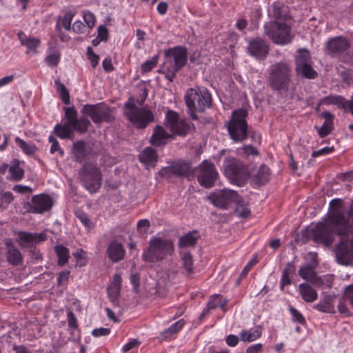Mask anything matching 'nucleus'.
<instances>
[{"label": "nucleus", "mask_w": 353, "mask_h": 353, "mask_svg": "<svg viewBox=\"0 0 353 353\" xmlns=\"http://www.w3.org/2000/svg\"><path fill=\"white\" fill-rule=\"evenodd\" d=\"M338 235L341 241L335 250L336 261L341 265L353 262V200L348 212L345 211L341 199L330 202V210L324 222L319 223L313 229V239L316 242L328 246Z\"/></svg>", "instance_id": "obj_1"}, {"label": "nucleus", "mask_w": 353, "mask_h": 353, "mask_svg": "<svg viewBox=\"0 0 353 353\" xmlns=\"http://www.w3.org/2000/svg\"><path fill=\"white\" fill-rule=\"evenodd\" d=\"M165 59L158 72L165 74V78L172 82L176 73L186 63L188 53L185 48L176 46L165 52Z\"/></svg>", "instance_id": "obj_2"}, {"label": "nucleus", "mask_w": 353, "mask_h": 353, "mask_svg": "<svg viewBox=\"0 0 353 353\" xmlns=\"http://www.w3.org/2000/svg\"><path fill=\"white\" fill-rule=\"evenodd\" d=\"M185 100L193 119H196L195 111L203 112L205 108H210L212 103L211 95L203 87L188 89Z\"/></svg>", "instance_id": "obj_3"}, {"label": "nucleus", "mask_w": 353, "mask_h": 353, "mask_svg": "<svg viewBox=\"0 0 353 353\" xmlns=\"http://www.w3.org/2000/svg\"><path fill=\"white\" fill-rule=\"evenodd\" d=\"M174 251L171 241L157 237H152L149 241L148 249L143 253L144 261L154 263L164 259Z\"/></svg>", "instance_id": "obj_4"}, {"label": "nucleus", "mask_w": 353, "mask_h": 353, "mask_svg": "<svg viewBox=\"0 0 353 353\" xmlns=\"http://www.w3.org/2000/svg\"><path fill=\"white\" fill-rule=\"evenodd\" d=\"M248 112L242 108L232 112L231 119L228 123V131L230 138L234 142H243L248 138Z\"/></svg>", "instance_id": "obj_5"}, {"label": "nucleus", "mask_w": 353, "mask_h": 353, "mask_svg": "<svg viewBox=\"0 0 353 353\" xmlns=\"http://www.w3.org/2000/svg\"><path fill=\"white\" fill-rule=\"evenodd\" d=\"M264 33L274 43L286 45L291 42L292 35L290 28L285 23L270 21L264 26Z\"/></svg>", "instance_id": "obj_6"}, {"label": "nucleus", "mask_w": 353, "mask_h": 353, "mask_svg": "<svg viewBox=\"0 0 353 353\" xmlns=\"http://www.w3.org/2000/svg\"><path fill=\"white\" fill-rule=\"evenodd\" d=\"M225 176L230 181L239 186L243 185L248 178V170L246 166L236 159H226L223 163Z\"/></svg>", "instance_id": "obj_7"}, {"label": "nucleus", "mask_w": 353, "mask_h": 353, "mask_svg": "<svg viewBox=\"0 0 353 353\" xmlns=\"http://www.w3.org/2000/svg\"><path fill=\"white\" fill-rule=\"evenodd\" d=\"M291 74V66L288 63L281 61L275 63L270 73L271 87L277 90L285 89L290 81Z\"/></svg>", "instance_id": "obj_8"}, {"label": "nucleus", "mask_w": 353, "mask_h": 353, "mask_svg": "<svg viewBox=\"0 0 353 353\" xmlns=\"http://www.w3.org/2000/svg\"><path fill=\"white\" fill-rule=\"evenodd\" d=\"M125 115L137 128H145L154 119L152 112L146 108H139L131 101L125 104Z\"/></svg>", "instance_id": "obj_9"}, {"label": "nucleus", "mask_w": 353, "mask_h": 353, "mask_svg": "<svg viewBox=\"0 0 353 353\" xmlns=\"http://www.w3.org/2000/svg\"><path fill=\"white\" fill-rule=\"evenodd\" d=\"M83 185L90 192H96L101 187V176L99 169L92 163H86L79 171Z\"/></svg>", "instance_id": "obj_10"}, {"label": "nucleus", "mask_w": 353, "mask_h": 353, "mask_svg": "<svg viewBox=\"0 0 353 353\" xmlns=\"http://www.w3.org/2000/svg\"><path fill=\"white\" fill-rule=\"evenodd\" d=\"M296 72L297 74L313 79L317 76V72L312 66L310 52L307 50H299L296 57Z\"/></svg>", "instance_id": "obj_11"}, {"label": "nucleus", "mask_w": 353, "mask_h": 353, "mask_svg": "<svg viewBox=\"0 0 353 353\" xmlns=\"http://www.w3.org/2000/svg\"><path fill=\"white\" fill-rule=\"evenodd\" d=\"M81 112L85 117H89L96 123L109 122L114 119L111 110L108 106L101 104L85 105Z\"/></svg>", "instance_id": "obj_12"}, {"label": "nucleus", "mask_w": 353, "mask_h": 353, "mask_svg": "<svg viewBox=\"0 0 353 353\" xmlns=\"http://www.w3.org/2000/svg\"><path fill=\"white\" fill-rule=\"evenodd\" d=\"M197 179L201 185L211 188L214 185L218 176L214 165L207 161H203L198 168Z\"/></svg>", "instance_id": "obj_13"}, {"label": "nucleus", "mask_w": 353, "mask_h": 353, "mask_svg": "<svg viewBox=\"0 0 353 353\" xmlns=\"http://www.w3.org/2000/svg\"><path fill=\"white\" fill-rule=\"evenodd\" d=\"M165 125L174 134L179 136L185 135L191 128L185 120L172 110H168L166 113Z\"/></svg>", "instance_id": "obj_14"}, {"label": "nucleus", "mask_w": 353, "mask_h": 353, "mask_svg": "<svg viewBox=\"0 0 353 353\" xmlns=\"http://www.w3.org/2000/svg\"><path fill=\"white\" fill-rule=\"evenodd\" d=\"M65 123L71 125L73 130L80 133L87 131L90 125V121L85 117L77 118V111L73 107L64 108Z\"/></svg>", "instance_id": "obj_15"}, {"label": "nucleus", "mask_w": 353, "mask_h": 353, "mask_svg": "<svg viewBox=\"0 0 353 353\" xmlns=\"http://www.w3.org/2000/svg\"><path fill=\"white\" fill-rule=\"evenodd\" d=\"M238 196L235 191L224 189L211 194L209 199L214 205L220 208H227L228 205L237 201Z\"/></svg>", "instance_id": "obj_16"}, {"label": "nucleus", "mask_w": 353, "mask_h": 353, "mask_svg": "<svg viewBox=\"0 0 353 353\" xmlns=\"http://www.w3.org/2000/svg\"><path fill=\"white\" fill-rule=\"evenodd\" d=\"M29 205L30 212L43 214L51 209L53 201L49 195L41 194L33 196Z\"/></svg>", "instance_id": "obj_17"}, {"label": "nucleus", "mask_w": 353, "mask_h": 353, "mask_svg": "<svg viewBox=\"0 0 353 353\" xmlns=\"http://www.w3.org/2000/svg\"><path fill=\"white\" fill-rule=\"evenodd\" d=\"M349 47V41L343 37H333L329 39L326 43V49L327 52L332 55L340 57L341 59L343 57Z\"/></svg>", "instance_id": "obj_18"}, {"label": "nucleus", "mask_w": 353, "mask_h": 353, "mask_svg": "<svg viewBox=\"0 0 353 353\" xmlns=\"http://www.w3.org/2000/svg\"><path fill=\"white\" fill-rule=\"evenodd\" d=\"M248 50L252 56L258 59H264L269 52L267 43L264 40L259 38L250 41Z\"/></svg>", "instance_id": "obj_19"}, {"label": "nucleus", "mask_w": 353, "mask_h": 353, "mask_svg": "<svg viewBox=\"0 0 353 353\" xmlns=\"http://www.w3.org/2000/svg\"><path fill=\"white\" fill-rule=\"evenodd\" d=\"M125 253L123 245L117 241H112L108 245L106 254L108 259L113 263L123 260Z\"/></svg>", "instance_id": "obj_20"}, {"label": "nucleus", "mask_w": 353, "mask_h": 353, "mask_svg": "<svg viewBox=\"0 0 353 353\" xmlns=\"http://www.w3.org/2000/svg\"><path fill=\"white\" fill-rule=\"evenodd\" d=\"M19 243L22 247H31L36 243L43 241L46 239V234L43 232L30 233L20 232L19 233Z\"/></svg>", "instance_id": "obj_21"}, {"label": "nucleus", "mask_w": 353, "mask_h": 353, "mask_svg": "<svg viewBox=\"0 0 353 353\" xmlns=\"http://www.w3.org/2000/svg\"><path fill=\"white\" fill-rule=\"evenodd\" d=\"M6 246L7 248V260L8 263L13 265L21 264L23 261V257L20 251L10 241L6 242Z\"/></svg>", "instance_id": "obj_22"}, {"label": "nucleus", "mask_w": 353, "mask_h": 353, "mask_svg": "<svg viewBox=\"0 0 353 353\" xmlns=\"http://www.w3.org/2000/svg\"><path fill=\"white\" fill-rule=\"evenodd\" d=\"M269 14L276 19L275 21L286 20L288 18V7L280 2L274 3L269 10Z\"/></svg>", "instance_id": "obj_23"}, {"label": "nucleus", "mask_w": 353, "mask_h": 353, "mask_svg": "<svg viewBox=\"0 0 353 353\" xmlns=\"http://www.w3.org/2000/svg\"><path fill=\"white\" fill-rule=\"evenodd\" d=\"M171 137L172 135L167 132L163 127L157 126L154 130L153 134L151 137V142L152 145L161 146L165 145L168 139Z\"/></svg>", "instance_id": "obj_24"}, {"label": "nucleus", "mask_w": 353, "mask_h": 353, "mask_svg": "<svg viewBox=\"0 0 353 353\" xmlns=\"http://www.w3.org/2000/svg\"><path fill=\"white\" fill-rule=\"evenodd\" d=\"M299 291L303 299L307 303H313L318 298L317 292L307 283L299 284Z\"/></svg>", "instance_id": "obj_25"}, {"label": "nucleus", "mask_w": 353, "mask_h": 353, "mask_svg": "<svg viewBox=\"0 0 353 353\" xmlns=\"http://www.w3.org/2000/svg\"><path fill=\"white\" fill-rule=\"evenodd\" d=\"M334 296L331 295H325L322 299L316 303L314 308L319 312L324 313L332 314L335 312L334 306Z\"/></svg>", "instance_id": "obj_26"}, {"label": "nucleus", "mask_w": 353, "mask_h": 353, "mask_svg": "<svg viewBox=\"0 0 353 353\" xmlns=\"http://www.w3.org/2000/svg\"><path fill=\"white\" fill-rule=\"evenodd\" d=\"M269 168L265 165H261L256 174L254 175L253 180L256 185H261L269 180Z\"/></svg>", "instance_id": "obj_27"}, {"label": "nucleus", "mask_w": 353, "mask_h": 353, "mask_svg": "<svg viewBox=\"0 0 353 353\" xmlns=\"http://www.w3.org/2000/svg\"><path fill=\"white\" fill-rule=\"evenodd\" d=\"M299 274L302 279L311 282L314 285H315L319 277L311 265L301 268L299 271Z\"/></svg>", "instance_id": "obj_28"}, {"label": "nucleus", "mask_w": 353, "mask_h": 353, "mask_svg": "<svg viewBox=\"0 0 353 353\" xmlns=\"http://www.w3.org/2000/svg\"><path fill=\"white\" fill-rule=\"evenodd\" d=\"M18 38L21 43L27 47L30 50H35L40 44V41L38 39L28 37L22 32L18 33Z\"/></svg>", "instance_id": "obj_29"}, {"label": "nucleus", "mask_w": 353, "mask_h": 353, "mask_svg": "<svg viewBox=\"0 0 353 353\" xmlns=\"http://www.w3.org/2000/svg\"><path fill=\"white\" fill-rule=\"evenodd\" d=\"M261 330L260 328L250 329L249 330H242L240 333L241 340L243 342H252L260 338Z\"/></svg>", "instance_id": "obj_30"}, {"label": "nucleus", "mask_w": 353, "mask_h": 353, "mask_svg": "<svg viewBox=\"0 0 353 353\" xmlns=\"http://www.w3.org/2000/svg\"><path fill=\"white\" fill-rule=\"evenodd\" d=\"M73 128L67 123L57 124L54 128L55 134L61 139H72Z\"/></svg>", "instance_id": "obj_31"}, {"label": "nucleus", "mask_w": 353, "mask_h": 353, "mask_svg": "<svg viewBox=\"0 0 353 353\" xmlns=\"http://www.w3.org/2000/svg\"><path fill=\"white\" fill-rule=\"evenodd\" d=\"M139 159L142 163L150 165L157 161V154L154 149L147 148L140 154Z\"/></svg>", "instance_id": "obj_32"}, {"label": "nucleus", "mask_w": 353, "mask_h": 353, "mask_svg": "<svg viewBox=\"0 0 353 353\" xmlns=\"http://www.w3.org/2000/svg\"><path fill=\"white\" fill-rule=\"evenodd\" d=\"M325 121L321 128H317L318 133L321 137H325L332 130V114L329 112L324 113Z\"/></svg>", "instance_id": "obj_33"}, {"label": "nucleus", "mask_w": 353, "mask_h": 353, "mask_svg": "<svg viewBox=\"0 0 353 353\" xmlns=\"http://www.w3.org/2000/svg\"><path fill=\"white\" fill-rule=\"evenodd\" d=\"M8 172L10 179L15 181H20L23 177L24 174V170L19 166V163L17 160H15L13 165L10 167Z\"/></svg>", "instance_id": "obj_34"}, {"label": "nucleus", "mask_w": 353, "mask_h": 353, "mask_svg": "<svg viewBox=\"0 0 353 353\" xmlns=\"http://www.w3.org/2000/svg\"><path fill=\"white\" fill-rule=\"evenodd\" d=\"M227 303V299H223L221 295L216 294L212 295L208 302V307H211V309L220 307L223 311H225V305Z\"/></svg>", "instance_id": "obj_35"}, {"label": "nucleus", "mask_w": 353, "mask_h": 353, "mask_svg": "<svg viewBox=\"0 0 353 353\" xmlns=\"http://www.w3.org/2000/svg\"><path fill=\"white\" fill-rule=\"evenodd\" d=\"M72 154L77 161H82L86 155L85 143L77 141L73 144Z\"/></svg>", "instance_id": "obj_36"}, {"label": "nucleus", "mask_w": 353, "mask_h": 353, "mask_svg": "<svg viewBox=\"0 0 353 353\" xmlns=\"http://www.w3.org/2000/svg\"><path fill=\"white\" fill-rule=\"evenodd\" d=\"M196 232H190L179 239V245L181 248L194 246L196 244L197 237Z\"/></svg>", "instance_id": "obj_37"}, {"label": "nucleus", "mask_w": 353, "mask_h": 353, "mask_svg": "<svg viewBox=\"0 0 353 353\" xmlns=\"http://www.w3.org/2000/svg\"><path fill=\"white\" fill-rule=\"evenodd\" d=\"M234 203H236L235 212L238 216L247 218L250 215V210L248 208V205L245 202L241 200L239 196L237 201H234Z\"/></svg>", "instance_id": "obj_38"}, {"label": "nucleus", "mask_w": 353, "mask_h": 353, "mask_svg": "<svg viewBox=\"0 0 353 353\" xmlns=\"http://www.w3.org/2000/svg\"><path fill=\"white\" fill-rule=\"evenodd\" d=\"M323 103L327 105L334 104L340 108H345L347 106L348 101L341 96H329L323 99Z\"/></svg>", "instance_id": "obj_39"}, {"label": "nucleus", "mask_w": 353, "mask_h": 353, "mask_svg": "<svg viewBox=\"0 0 353 353\" xmlns=\"http://www.w3.org/2000/svg\"><path fill=\"white\" fill-rule=\"evenodd\" d=\"M55 251L58 256V263L60 265H65L69 258V250L63 245H57L55 247Z\"/></svg>", "instance_id": "obj_40"}, {"label": "nucleus", "mask_w": 353, "mask_h": 353, "mask_svg": "<svg viewBox=\"0 0 353 353\" xmlns=\"http://www.w3.org/2000/svg\"><path fill=\"white\" fill-rule=\"evenodd\" d=\"M174 174L185 176L190 172V167L188 163L176 164L171 168Z\"/></svg>", "instance_id": "obj_41"}, {"label": "nucleus", "mask_w": 353, "mask_h": 353, "mask_svg": "<svg viewBox=\"0 0 353 353\" xmlns=\"http://www.w3.org/2000/svg\"><path fill=\"white\" fill-rule=\"evenodd\" d=\"M55 85L57 90L59 92V95L63 102V103L68 105L70 103V95L65 86L59 82V80L55 81Z\"/></svg>", "instance_id": "obj_42"}, {"label": "nucleus", "mask_w": 353, "mask_h": 353, "mask_svg": "<svg viewBox=\"0 0 353 353\" xmlns=\"http://www.w3.org/2000/svg\"><path fill=\"white\" fill-rule=\"evenodd\" d=\"M183 266L188 274L193 273V259L189 252H184L182 256Z\"/></svg>", "instance_id": "obj_43"}, {"label": "nucleus", "mask_w": 353, "mask_h": 353, "mask_svg": "<svg viewBox=\"0 0 353 353\" xmlns=\"http://www.w3.org/2000/svg\"><path fill=\"white\" fill-rule=\"evenodd\" d=\"M15 143L21 148V150L27 154H33L35 152L36 148L34 145L28 144L19 137L15 138Z\"/></svg>", "instance_id": "obj_44"}, {"label": "nucleus", "mask_w": 353, "mask_h": 353, "mask_svg": "<svg viewBox=\"0 0 353 353\" xmlns=\"http://www.w3.org/2000/svg\"><path fill=\"white\" fill-rule=\"evenodd\" d=\"M333 285V276L331 275L323 276V277H318L315 285L321 287L323 288H331Z\"/></svg>", "instance_id": "obj_45"}, {"label": "nucleus", "mask_w": 353, "mask_h": 353, "mask_svg": "<svg viewBox=\"0 0 353 353\" xmlns=\"http://www.w3.org/2000/svg\"><path fill=\"white\" fill-rule=\"evenodd\" d=\"M159 61V56L155 55L152 57L150 60L145 61L141 67L142 72L146 73L152 70L153 68L156 66Z\"/></svg>", "instance_id": "obj_46"}, {"label": "nucleus", "mask_w": 353, "mask_h": 353, "mask_svg": "<svg viewBox=\"0 0 353 353\" xmlns=\"http://www.w3.org/2000/svg\"><path fill=\"white\" fill-rule=\"evenodd\" d=\"M238 154H241V152L245 154L246 157L249 155L256 156L258 155V151L255 148H254L251 145H246L241 148L237 149Z\"/></svg>", "instance_id": "obj_47"}, {"label": "nucleus", "mask_w": 353, "mask_h": 353, "mask_svg": "<svg viewBox=\"0 0 353 353\" xmlns=\"http://www.w3.org/2000/svg\"><path fill=\"white\" fill-rule=\"evenodd\" d=\"M120 287L110 285L108 288V296L110 301L113 303L116 302L120 295Z\"/></svg>", "instance_id": "obj_48"}, {"label": "nucleus", "mask_w": 353, "mask_h": 353, "mask_svg": "<svg viewBox=\"0 0 353 353\" xmlns=\"http://www.w3.org/2000/svg\"><path fill=\"white\" fill-rule=\"evenodd\" d=\"M77 217L87 229L90 230L93 228V223L86 214L83 212H79L77 214Z\"/></svg>", "instance_id": "obj_49"}, {"label": "nucleus", "mask_w": 353, "mask_h": 353, "mask_svg": "<svg viewBox=\"0 0 353 353\" xmlns=\"http://www.w3.org/2000/svg\"><path fill=\"white\" fill-rule=\"evenodd\" d=\"M74 16V13L72 11H68L64 14L62 20V25L65 30H71V22Z\"/></svg>", "instance_id": "obj_50"}, {"label": "nucleus", "mask_w": 353, "mask_h": 353, "mask_svg": "<svg viewBox=\"0 0 353 353\" xmlns=\"http://www.w3.org/2000/svg\"><path fill=\"white\" fill-rule=\"evenodd\" d=\"M87 56L91 63L92 67L95 68L99 63V57L94 54L92 48L90 46L87 48Z\"/></svg>", "instance_id": "obj_51"}, {"label": "nucleus", "mask_w": 353, "mask_h": 353, "mask_svg": "<svg viewBox=\"0 0 353 353\" xmlns=\"http://www.w3.org/2000/svg\"><path fill=\"white\" fill-rule=\"evenodd\" d=\"M14 199V196L10 192H1L0 201L1 205H5L4 208L9 205Z\"/></svg>", "instance_id": "obj_52"}, {"label": "nucleus", "mask_w": 353, "mask_h": 353, "mask_svg": "<svg viewBox=\"0 0 353 353\" xmlns=\"http://www.w3.org/2000/svg\"><path fill=\"white\" fill-rule=\"evenodd\" d=\"M49 142L51 143V147L50 150L51 154H54L55 152H59L61 156L63 155L64 152L60 148L59 142L57 141L55 138H54L53 137H50Z\"/></svg>", "instance_id": "obj_53"}, {"label": "nucleus", "mask_w": 353, "mask_h": 353, "mask_svg": "<svg viewBox=\"0 0 353 353\" xmlns=\"http://www.w3.org/2000/svg\"><path fill=\"white\" fill-rule=\"evenodd\" d=\"M83 19L88 29H92L95 25L94 15L90 12H86L83 14Z\"/></svg>", "instance_id": "obj_54"}, {"label": "nucleus", "mask_w": 353, "mask_h": 353, "mask_svg": "<svg viewBox=\"0 0 353 353\" xmlns=\"http://www.w3.org/2000/svg\"><path fill=\"white\" fill-rule=\"evenodd\" d=\"M343 298L347 300L353 307V284L349 285L345 288Z\"/></svg>", "instance_id": "obj_55"}, {"label": "nucleus", "mask_w": 353, "mask_h": 353, "mask_svg": "<svg viewBox=\"0 0 353 353\" xmlns=\"http://www.w3.org/2000/svg\"><path fill=\"white\" fill-rule=\"evenodd\" d=\"M184 321L181 319L177 322L172 324L166 331L165 333L168 334H172L179 332L183 326Z\"/></svg>", "instance_id": "obj_56"}, {"label": "nucleus", "mask_w": 353, "mask_h": 353, "mask_svg": "<svg viewBox=\"0 0 353 353\" xmlns=\"http://www.w3.org/2000/svg\"><path fill=\"white\" fill-rule=\"evenodd\" d=\"M290 312L294 321L301 324H303L305 323V318L296 308L290 307Z\"/></svg>", "instance_id": "obj_57"}, {"label": "nucleus", "mask_w": 353, "mask_h": 353, "mask_svg": "<svg viewBox=\"0 0 353 353\" xmlns=\"http://www.w3.org/2000/svg\"><path fill=\"white\" fill-rule=\"evenodd\" d=\"M71 30L77 34H81L85 31V26L81 21H76L71 27Z\"/></svg>", "instance_id": "obj_58"}, {"label": "nucleus", "mask_w": 353, "mask_h": 353, "mask_svg": "<svg viewBox=\"0 0 353 353\" xmlns=\"http://www.w3.org/2000/svg\"><path fill=\"white\" fill-rule=\"evenodd\" d=\"M110 333L109 328L99 327L94 329L92 332V334L95 337H99L102 336H107Z\"/></svg>", "instance_id": "obj_59"}, {"label": "nucleus", "mask_w": 353, "mask_h": 353, "mask_svg": "<svg viewBox=\"0 0 353 353\" xmlns=\"http://www.w3.org/2000/svg\"><path fill=\"white\" fill-rule=\"evenodd\" d=\"M140 342L137 339H132L125 345L123 346L122 350L124 352H128L130 350L137 347L139 345Z\"/></svg>", "instance_id": "obj_60"}, {"label": "nucleus", "mask_w": 353, "mask_h": 353, "mask_svg": "<svg viewBox=\"0 0 353 353\" xmlns=\"http://www.w3.org/2000/svg\"><path fill=\"white\" fill-rule=\"evenodd\" d=\"M46 61L50 65H56L59 61V56L56 53L49 54L46 58Z\"/></svg>", "instance_id": "obj_61"}, {"label": "nucleus", "mask_w": 353, "mask_h": 353, "mask_svg": "<svg viewBox=\"0 0 353 353\" xmlns=\"http://www.w3.org/2000/svg\"><path fill=\"white\" fill-rule=\"evenodd\" d=\"M332 151H333V148L332 147H325V148H321L320 150L314 151L312 152V156L313 157H319V156H321V155H325V154H329V153H330Z\"/></svg>", "instance_id": "obj_62"}, {"label": "nucleus", "mask_w": 353, "mask_h": 353, "mask_svg": "<svg viewBox=\"0 0 353 353\" xmlns=\"http://www.w3.org/2000/svg\"><path fill=\"white\" fill-rule=\"evenodd\" d=\"M341 59L344 62L353 64V48H349L347 50L345 51Z\"/></svg>", "instance_id": "obj_63"}, {"label": "nucleus", "mask_w": 353, "mask_h": 353, "mask_svg": "<svg viewBox=\"0 0 353 353\" xmlns=\"http://www.w3.org/2000/svg\"><path fill=\"white\" fill-rule=\"evenodd\" d=\"M263 345L256 343L249 346L246 350V353H259L262 351Z\"/></svg>", "instance_id": "obj_64"}]
</instances>
